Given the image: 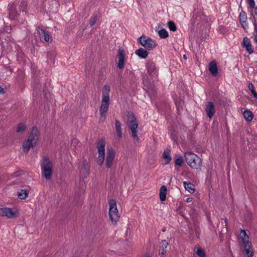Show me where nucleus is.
I'll use <instances>...</instances> for the list:
<instances>
[{
  "label": "nucleus",
  "instance_id": "nucleus-31",
  "mask_svg": "<svg viewBox=\"0 0 257 257\" xmlns=\"http://www.w3.org/2000/svg\"><path fill=\"white\" fill-rule=\"evenodd\" d=\"M196 253L200 257H205V254L204 251L201 248H198L196 250Z\"/></svg>",
  "mask_w": 257,
  "mask_h": 257
},
{
  "label": "nucleus",
  "instance_id": "nucleus-26",
  "mask_svg": "<svg viewBox=\"0 0 257 257\" xmlns=\"http://www.w3.org/2000/svg\"><path fill=\"white\" fill-rule=\"evenodd\" d=\"M168 27L170 31L175 32L177 30V28L175 23L172 21H169L168 23Z\"/></svg>",
  "mask_w": 257,
  "mask_h": 257
},
{
  "label": "nucleus",
  "instance_id": "nucleus-9",
  "mask_svg": "<svg viewBox=\"0 0 257 257\" xmlns=\"http://www.w3.org/2000/svg\"><path fill=\"white\" fill-rule=\"evenodd\" d=\"M0 215L8 218H15L19 216V212L16 208L4 207L0 208Z\"/></svg>",
  "mask_w": 257,
  "mask_h": 257
},
{
  "label": "nucleus",
  "instance_id": "nucleus-3",
  "mask_svg": "<svg viewBox=\"0 0 257 257\" xmlns=\"http://www.w3.org/2000/svg\"><path fill=\"white\" fill-rule=\"evenodd\" d=\"M110 88L108 85H105L102 90V100L99 108L100 113H106L108 110L110 102L109 92Z\"/></svg>",
  "mask_w": 257,
  "mask_h": 257
},
{
  "label": "nucleus",
  "instance_id": "nucleus-7",
  "mask_svg": "<svg viewBox=\"0 0 257 257\" xmlns=\"http://www.w3.org/2000/svg\"><path fill=\"white\" fill-rule=\"evenodd\" d=\"M109 217L112 223L115 224L119 218V215L116 206V201L111 199L109 203Z\"/></svg>",
  "mask_w": 257,
  "mask_h": 257
},
{
  "label": "nucleus",
  "instance_id": "nucleus-17",
  "mask_svg": "<svg viewBox=\"0 0 257 257\" xmlns=\"http://www.w3.org/2000/svg\"><path fill=\"white\" fill-rule=\"evenodd\" d=\"M167 187L163 185L160 189L159 196L161 201H164L166 199Z\"/></svg>",
  "mask_w": 257,
  "mask_h": 257
},
{
  "label": "nucleus",
  "instance_id": "nucleus-11",
  "mask_svg": "<svg viewBox=\"0 0 257 257\" xmlns=\"http://www.w3.org/2000/svg\"><path fill=\"white\" fill-rule=\"evenodd\" d=\"M115 154V151L112 148H110L107 151L105 166L107 168H110L112 167Z\"/></svg>",
  "mask_w": 257,
  "mask_h": 257
},
{
  "label": "nucleus",
  "instance_id": "nucleus-43",
  "mask_svg": "<svg viewBox=\"0 0 257 257\" xmlns=\"http://www.w3.org/2000/svg\"><path fill=\"white\" fill-rule=\"evenodd\" d=\"M2 88L0 86V92L2 91Z\"/></svg>",
  "mask_w": 257,
  "mask_h": 257
},
{
  "label": "nucleus",
  "instance_id": "nucleus-16",
  "mask_svg": "<svg viewBox=\"0 0 257 257\" xmlns=\"http://www.w3.org/2000/svg\"><path fill=\"white\" fill-rule=\"evenodd\" d=\"M168 245V242L165 240H163L160 242V248L159 250V255L161 257H165L166 254V250L165 249L167 248Z\"/></svg>",
  "mask_w": 257,
  "mask_h": 257
},
{
  "label": "nucleus",
  "instance_id": "nucleus-14",
  "mask_svg": "<svg viewBox=\"0 0 257 257\" xmlns=\"http://www.w3.org/2000/svg\"><path fill=\"white\" fill-rule=\"evenodd\" d=\"M205 111L209 118H211L215 112L213 103L211 102H207L205 104Z\"/></svg>",
  "mask_w": 257,
  "mask_h": 257
},
{
  "label": "nucleus",
  "instance_id": "nucleus-29",
  "mask_svg": "<svg viewBox=\"0 0 257 257\" xmlns=\"http://www.w3.org/2000/svg\"><path fill=\"white\" fill-rule=\"evenodd\" d=\"M156 68L155 65L153 63L150 64L148 67V70L149 73L152 74L155 71Z\"/></svg>",
  "mask_w": 257,
  "mask_h": 257
},
{
  "label": "nucleus",
  "instance_id": "nucleus-21",
  "mask_svg": "<svg viewBox=\"0 0 257 257\" xmlns=\"http://www.w3.org/2000/svg\"><path fill=\"white\" fill-rule=\"evenodd\" d=\"M183 186L185 189L191 193H193L195 191L194 186L191 183L183 182Z\"/></svg>",
  "mask_w": 257,
  "mask_h": 257
},
{
  "label": "nucleus",
  "instance_id": "nucleus-6",
  "mask_svg": "<svg viewBox=\"0 0 257 257\" xmlns=\"http://www.w3.org/2000/svg\"><path fill=\"white\" fill-rule=\"evenodd\" d=\"M184 157L188 165L192 168L198 169L201 166V159L194 153L187 152L184 154Z\"/></svg>",
  "mask_w": 257,
  "mask_h": 257
},
{
  "label": "nucleus",
  "instance_id": "nucleus-41",
  "mask_svg": "<svg viewBox=\"0 0 257 257\" xmlns=\"http://www.w3.org/2000/svg\"><path fill=\"white\" fill-rule=\"evenodd\" d=\"M142 257H149L148 255H145L144 256H143Z\"/></svg>",
  "mask_w": 257,
  "mask_h": 257
},
{
  "label": "nucleus",
  "instance_id": "nucleus-24",
  "mask_svg": "<svg viewBox=\"0 0 257 257\" xmlns=\"http://www.w3.org/2000/svg\"><path fill=\"white\" fill-rule=\"evenodd\" d=\"M29 194V191L25 189H21L18 192V197L21 199H25Z\"/></svg>",
  "mask_w": 257,
  "mask_h": 257
},
{
  "label": "nucleus",
  "instance_id": "nucleus-13",
  "mask_svg": "<svg viewBox=\"0 0 257 257\" xmlns=\"http://www.w3.org/2000/svg\"><path fill=\"white\" fill-rule=\"evenodd\" d=\"M241 44L243 47L245 49L246 51L249 54H251L253 53L254 48L252 46L251 42L248 38L247 37L244 38Z\"/></svg>",
  "mask_w": 257,
  "mask_h": 257
},
{
  "label": "nucleus",
  "instance_id": "nucleus-35",
  "mask_svg": "<svg viewBox=\"0 0 257 257\" xmlns=\"http://www.w3.org/2000/svg\"><path fill=\"white\" fill-rule=\"evenodd\" d=\"M248 88L250 90V91L254 90V86L252 83L248 84Z\"/></svg>",
  "mask_w": 257,
  "mask_h": 257
},
{
  "label": "nucleus",
  "instance_id": "nucleus-19",
  "mask_svg": "<svg viewBox=\"0 0 257 257\" xmlns=\"http://www.w3.org/2000/svg\"><path fill=\"white\" fill-rule=\"evenodd\" d=\"M115 128L116 131V134L119 139L122 137V133L121 128V123L120 122L117 120H115Z\"/></svg>",
  "mask_w": 257,
  "mask_h": 257
},
{
  "label": "nucleus",
  "instance_id": "nucleus-12",
  "mask_svg": "<svg viewBox=\"0 0 257 257\" xmlns=\"http://www.w3.org/2000/svg\"><path fill=\"white\" fill-rule=\"evenodd\" d=\"M125 54L123 49H119L117 54V58L118 60L117 67L119 69H122L125 65Z\"/></svg>",
  "mask_w": 257,
  "mask_h": 257
},
{
  "label": "nucleus",
  "instance_id": "nucleus-37",
  "mask_svg": "<svg viewBox=\"0 0 257 257\" xmlns=\"http://www.w3.org/2000/svg\"><path fill=\"white\" fill-rule=\"evenodd\" d=\"M192 198H187L186 199V201L187 202H192Z\"/></svg>",
  "mask_w": 257,
  "mask_h": 257
},
{
  "label": "nucleus",
  "instance_id": "nucleus-4",
  "mask_svg": "<svg viewBox=\"0 0 257 257\" xmlns=\"http://www.w3.org/2000/svg\"><path fill=\"white\" fill-rule=\"evenodd\" d=\"M239 239L241 240L242 245L244 247V251L247 257H252L253 250L251 247V242L249 240V237L244 230H241L239 234Z\"/></svg>",
  "mask_w": 257,
  "mask_h": 257
},
{
  "label": "nucleus",
  "instance_id": "nucleus-34",
  "mask_svg": "<svg viewBox=\"0 0 257 257\" xmlns=\"http://www.w3.org/2000/svg\"><path fill=\"white\" fill-rule=\"evenodd\" d=\"M106 113H100V117H99V120L101 122L104 121L106 118Z\"/></svg>",
  "mask_w": 257,
  "mask_h": 257
},
{
  "label": "nucleus",
  "instance_id": "nucleus-27",
  "mask_svg": "<svg viewBox=\"0 0 257 257\" xmlns=\"http://www.w3.org/2000/svg\"><path fill=\"white\" fill-rule=\"evenodd\" d=\"M26 128V125L25 124L20 123L18 125L17 132L18 133L22 132L25 130Z\"/></svg>",
  "mask_w": 257,
  "mask_h": 257
},
{
  "label": "nucleus",
  "instance_id": "nucleus-1",
  "mask_svg": "<svg viewBox=\"0 0 257 257\" xmlns=\"http://www.w3.org/2000/svg\"><path fill=\"white\" fill-rule=\"evenodd\" d=\"M39 131L36 127L32 128L28 139L24 142L23 149L24 152L28 153L31 148L34 147L39 139Z\"/></svg>",
  "mask_w": 257,
  "mask_h": 257
},
{
  "label": "nucleus",
  "instance_id": "nucleus-5",
  "mask_svg": "<svg viewBox=\"0 0 257 257\" xmlns=\"http://www.w3.org/2000/svg\"><path fill=\"white\" fill-rule=\"evenodd\" d=\"M127 125L131 130L133 139L135 141L138 142L140 140V138L138 135V123L136 117L133 114H130L128 116Z\"/></svg>",
  "mask_w": 257,
  "mask_h": 257
},
{
  "label": "nucleus",
  "instance_id": "nucleus-2",
  "mask_svg": "<svg viewBox=\"0 0 257 257\" xmlns=\"http://www.w3.org/2000/svg\"><path fill=\"white\" fill-rule=\"evenodd\" d=\"M40 165L42 176L46 180L51 179L53 170V165L51 160L48 158H45L41 161Z\"/></svg>",
  "mask_w": 257,
  "mask_h": 257
},
{
  "label": "nucleus",
  "instance_id": "nucleus-15",
  "mask_svg": "<svg viewBox=\"0 0 257 257\" xmlns=\"http://www.w3.org/2000/svg\"><path fill=\"white\" fill-rule=\"evenodd\" d=\"M208 69L211 74L213 76H216L218 72L216 62L215 60L211 61L208 65Z\"/></svg>",
  "mask_w": 257,
  "mask_h": 257
},
{
  "label": "nucleus",
  "instance_id": "nucleus-32",
  "mask_svg": "<svg viewBox=\"0 0 257 257\" xmlns=\"http://www.w3.org/2000/svg\"><path fill=\"white\" fill-rule=\"evenodd\" d=\"M183 163V159L181 157L178 158L177 159H176L175 161V164L177 166H180L182 165Z\"/></svg>",
  "mask_w": 257,
  "mask_h": 257
},
{
  "label": "nucleus",
  "instance_id": "nucleus-18",
  "mask_svg": "<svg viewBox=\"0 0 257 257\" xmlns=\"http://www.w3.org/2000/svg\"><path fill=\"white\" fill-rule=\"evenodd\" d=\"M135 53L139 57L143 59L147 58L148 55V52H147V51H146L143 48H140L139 49L135 51Z\"/></svg>",
  "mask_w": 257,
  "mask_h": 257
},
{
  "label": "nucleus",
  "instance_id": "nucleus-10",
  "mask_svg": "<svg viewBox=\"0 0 257 257\" xmlns=\"http://www.w3.org/2000/svg\"><path fill=\"white\" fill-rule=\"evenodd\" d=\"M140 43L149 50L153 49L157 45L156 42L145 36H141L139 39Z\"/></svg>",
  "mask_w": 257,
  "mask_h": 257
},
{
  "label": "nucleus",
  "instance_id": "nucleus-8",
  "mask_svg": "<svg viewBox=\"0 0 257 257\" xmlns=\"http://www.w3.org/2000/svg\"><path fill=\"white\" fill-rule=\"evenodd\" d=\"M105 142L104 140H100L97 145V154L96 163L99 166H102L105 158Z\"/></svg>",
  "mask_w": 257,
  "mask_h": 257
},
{
  "label": "nucleus",
  "instance_id": "nucleus-28",
  "mask_svg": "<svg viewBox=\"0 0 257 257\" xmlns=\"http://www.w3.org/2000/svg\"><path fill=\"white\" fill-rule=\"evenodd\" d=\"M41 32L42 33L43 36L44 37V39L46 42H48L50 39L49 35L46 33L44 30H41Z\"/></svg>",
  "mask_w": 257,
  "mask_h": 257
},
{
  "label": "nucleus",
  "instance_id": "nucleus-33",
  "mask_svg": "<svg viewBox=\"0 0 257 257\" xmlns=\"http://www.w3.org/2000/svg\"><path fill=\"white\" fill-rule=\"evenodd\" d=\"M247 2L251 9H254L255 8V2L254 0H247Z\"/></svg>",
  "mask_w": 257,
  "mask_h": 257
},
{
  "label": "nucleus",
  "instance_id": "nucleus-20",
  "mask_svg": "<svg viewBox=\"0 0 257 257\" xmlns=\"http://www.w3.org/2000/svg\"><path fill=\"white\" fill-rule=\"evenodd\" d=\"M239 19L242 27L243 28H245L247 26V24L246 23L247 17L245 13H241L239 16Z\"/></svg>",
  "mask_w": 257,
  "mask_h": 257
},
{
  "label": "nucleus",
  "instance_id": "nucleus-42",
  "mask_svg": "<svg viewBox=\"0 0 257 257\" xmlns=\"http://www.w3.org/2000/svg\"><path fill=\"white\" fill-rule=\"evenodd\" d=\"M83 165L85 166V165H87V163L86 162H84L83 163Z\"/></svg>",
  "mask_w": 257,
  "mask_h": 257
},
{
  "label": "nucleus",
  "instance_id": "nucleus-22",
  "mask_svg": "<svg viewBox=\"0 0 257 257\" xmlns=\"http://www.w3.org/2000/svg\"><path fill=\"white\" fill-rule=\"evenodd\" d=\"M163 159L165 160V164H168L171 160V157L170 155V151L168 150H165L163 154Z\"/></svg>",
  "mask_w": 257,
  "mask_h": 257
},
{
  "label": "nucleus",
  "instance_id": "nucleus-25",
  "mask_svg": "<svg viewBox=\"0 0 257 257\" xmlns=\"http://www.w3.org/2000/svg\"><path fill=\"white\" fill-rule=\"evenodd\" d=\"M158 34L162 39H165L168 37V33L167 30L164 29L159 30Z\"/></svg>",
  "mask_w": 257,
  "mask_h": 257
},
{
  "label": "nucleus",
  "instance_id": "nucleus-39",
  "mask_svg": "<svg viewBox=\"0 0 257 257\" xmlns=\"http://www.w3.org/2000/svg\"><path fill=\"white\" fill-rule=\"evenodd\" d=\"M254 31L257 33V25L256 24H254Z\"/></svg>",
  "mask_w": 257,
  "mask_h": 257
},
{
  "label": "nucleus",
  "instance_id": "nucleus-40",
  "mask_svg": "<svg viewBox=\"0 0 257 257\" xmlns=\"http://www.w3.org/2000/svg\"><path fill=\"white\" fill-rule=\"evenodd\" d=\"M22 4L24 6H27V4L26 2H23Z\"/></svg>",
  "mask_w": 257,
  "mask_h": 257
},
{
  "label": "nucleus",
  "instance_id": "nucleus-38",
  "mask_svg": "<svg viewBox=\"0 0 257 257\" xmlns=\"http://www.w3.org/2000/svg\"><path fill=\"white\" fill-rule=\"evenodd\" d=\"M253 40L254 41L257 43V36H254L253 37Z\"/></svg>",
  "mask_w": 257,
  "mask_h": 257
},
{
  "label": "nucleus",
  "instance_id": "nucleus-36",
  "mask_svg": "<svg viewBox=\"0 0 257 257\" xmlns=\"http://www.w3.org/2000/svg\"><path fill=\"white\" fill-rule=\"evenodd\" d=\"M251 92L253 97H255V98H257V93L255 92L254 90H252Z\"/></svg>",
  "mask_w": 257,
  "mask_h": 257
},
{
  "label": "nucleus",
  "instance_id": "nucleus-30",
  "mask_svg": "<svg viewBox=\"0 0 257 257\" xmlns=\"http://www.w3.org/2000/svg\"><path fill=\"white\" fill-rule=\"evenodd\" d=\"M97 16L96 15H93L90 19V21H89V24L91 26H93L94 25H95V24L96 23V21H97Z\"/></svg>",
  "mask_w": 257,
  "mask_h": 257
},
{
  "label": "nucleus",
  "instance_id": "nucleus-23",
  "mask_svg": "<svg viewBox=\"0 0 257 257\" xmlns=\"http://www.w3.org/2000/svg\"><path fill=\"white\" fill-rule=\"evenodd\" d=\"M243 115L244 119L248 121H251L253 117L252 113L248 110H244L243 112Z\"/></svg>",
  "mask_w": 257,
  "mask_h": 257
}]
</instances>
